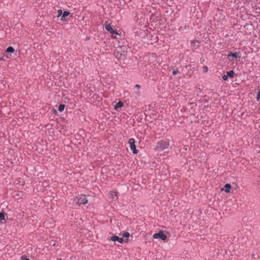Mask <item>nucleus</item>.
<instances>
[{
	"instance_id": "obj_1",
	"label": "nucleus",
	"mask_w": 260,
	"mask_h": 260,
	"mask_svg": "<svg viewBox=\"0 0 260 260\" xmlns=\"http://www.w3.org/2000/svg\"><path fill=\"white\" fill-rule=\"evenodd\" d=\"M169 146V141L168 140H162L158 142L155 148L156 151H161L167 148Z\"/></svg>"
},
{
	"instance_id": "obj_2",
	"label": "nucleus",
	"mask_w": 260,
	"mask_h": 260,
	"mask_svg": "<svg viewBox=\"0 0 260 260\" xmlns=\"http://www.w3.org/2000/svg\"><path fill=\"white\" fill-rule=\"evenodd\" d=\"M77 200L76 202V203L80 205L81 204L82 205H85L87 203L88 200L86 198L85 196L81 195L79 197H77L75 200Z\"/></svg>"
},
{
	"instance_id": "obj_3",
	"label": "nucleus",
	"mask_w": 260,
	"mask_h": 260,
	"mask_svg": "<svg viewBox=\"0 0 260 260\" xmlns=\"http://www.w3.org/2000/svg\"><path fill=\"white\" fill-rule=\"evenodd\" d=\"M154 239H160L163 241H165L167 238V235H165L162 231H160L157 233H155L153 235Z\"/></svg>"
},
{
	"instance_id": "obj_4",
	"label": "nucleus",
	"mask_w": 260,
	"mask_h": 260,
	"mask_svg": "<svg viewBox=\"0 0 260 260\" xmlns=\"http://www.w3.org/2000/svg\"><path fill=\"white\" fill-rule=\"evenodd\" d=\"M128 144H129L131 149L133 151V152L134 154H137L138 153V150L136 149V145L135 144V141L134 139L131 138L129 139L128 141Z\"/></svg>"
},
{
	"instance_id": "obj_5",
	"label": "nucleus",
	"mask_w": 260,
	"mask_h": 260,
	"mask_svg": "<svg viewBox=\"0 0 260 260\" xmlns=\"http://www.w3.org/2000/svg\"><path fill=\"white\" fill-rule=\"evenodd\" d=\"M109 240H111L114 242L117 241L119 243H122L124 241L122 238H119L116 235L112 236L110 239H109Z\"/></svg>"
},
{
	"instance_id": "obj_6",
	"label": "nucleus",
	"mask_w": 260,
	"mask_h": 260,
	"mask_svg": "<svg viewBox=\"0 0 260 260\" xmlns=\"http://www.w3.org/2000/svg\"><path fill=\"white\" fill-rule=\"evenodd\" d=\"M105 29L111 34H118L117 32L112 28L110 24H106Z\"/></svg>"
},
{
	"instance_id": "obj_7",
	"label": "nucleus",
	"mask_w": 260,
	"mask_h": 260,
	"mask_svg": "<svg viewBox=\"0 0 260 260\" xmlns=\"http://www.w3.org/2000/svg\"><path fill=\"white\" fill-rule=\"evenodd\" d=\"M69 14H70V13L68 11H64L61 15L60 20L62 21H65V17L69 16Z\"/></svg>"
},
{
	"instance_id": "obj_8",
	"label": "nucleus",
	"mask_w": 260,
	"mask_h": 260,
	"mask_svg": "<svg viewBox=\"0 0 260 260\" xmlns=\"http://www.w3.org/2000/svg\"><path fill=\"white\" fill-rule=\"evenodd\" d=\"M123 106L122 102L119 101L115 105V109L117 110L118 108L122 107Z\"/></svg>"
},
{
	"instance_id": "obj_9",
	"label": "nucleus",
	"mask_w": 260,
	"mask_h": 260,
	"mask_svg": "<svg viewBox=\"0 0 260 260\" xmlns=\"http://www.w3.org/2000/svg\"><path fill=\"white\" fill-rule=\"evenodd\" d=\"M230 56H233L236 58H238L239 57V53L237 52L235 53L231 52L230 54L228 55V57H230Z\"/></svg>"
},
{
	"instance_id": "obj_10",
	"label": "nucleus",
	"mask_w": 260,
	"mask_h": 260,
	"mask_svg": "<svg viewBox=\"0 0 260 260\" xmlns=\"http://www.w3.org/2000/svg\"><path fill=\"white\" fill-rule=\"evenodd\" d=\"M224 187L225 188V191L226 192H230V189L231 188V185L229 183H227L225 185Z\"/></svg>"
},
{
	"instance_id": "obj_11",
	"label": "nucleus",
	"mask_w": 260,
	"mask_h": 260,
	"mask_svg": "<svg viewBox=\"0 0 260 260\" xmlns=\"http://www.w3.org/2000/svg\"><path fill=\"white\" fill-rule=\"evenodd\" d=\"M234 73H235L233 71H230V72H227V75L231 78H233L234 77Z\"/></svg>"
},
{
	"instance_id": "obj_12",
	"label": "nucleus",
	"mask_w": 260,
	"mask_h": 260,
	"mask_svg": "<svg viewBox=\"0 0 260 260\" xmlns=\"http://www.w3.org/2000/svg\"><path fill=\"white\" fill-rule=\"evenodd\" d=\"M64 109V105H62V104H61L59 106H58V110L59 112H62L63 111Z\"/></svg>"
},
{
	"instance_id": "obj_13",
	"label": "nucleus",
	"mask_w": 260,
	"mask_h": 260,
	"mask_svg": "<svg viewBox=\"0 0 260 260\" xmlns=\"http://www.w3.org/2000/svg\"><path fill=\"white\" fill-rule=\"evenodd\" d=\"M6 51L7 52L12 53L14 51V49L12 47H9L7 48Z\"/></svg>"
},
{
	"instance_id": "obj_14",
	"label": "nucleus",
	"mask_w": 260,
	"mask_h": 260,
	"mask_svg": "<svg viewBox=\"0 0 260 260\" xmlns=\"http://www.w3.org/2000/svg\"><path fill=\"white\" fill-rule=\"evenodd\" d=\"M129 236V233L128 232H125L122 235V238H128Z\"/></svg>"
},
{
	"instance_id": "obj_15",
	"label": "nucleus",
	"mask_w": 260,
	"mask_h": 260,
	"mask_svg": "<svg viewBox=\"0 0 260 260\" xmlns=\"http://www.w3.org/2000/svg\"><path fill=\"white\" fill-rule=\"evenodd\" d=\"M5 220V215L3 213L0 212V220Z\"/></svg>"
},
{
	"instance_id": "obj_16",
	"label": "nucleus",
	"mask_w": 260,
	"mask_h": 260,
	"mask_svg": "<svg viewBox=\"0 0 260 260\" xmlns=\"http://www.w3.org/2000/svg\"><path fill=\"white\" fill-rule=\"evenodd\" d=\"M256 100L257 101H260V89L258 90L257 95H256Z\"/></svg>"
},
{
	"instance_id": "obj_17",
	"label": "nucleus",
	"mask_w": 260,
	"mask_h": 260,
	"mask_svg": "<svg viewBox=\"0 0 260 260\" xmlns=\"http://www.w3.org/2000/svg\"><path fill=\"white\" fill-rule=\"evenodd\" d=\"M111 195L113 198H114V197L117 196V193L115 191H112L111 192Z\"/></svg>"
},
{
	"instance_id": "obj_18",
	"label": "nucleus",
	"mask_w": 260,
	"mask_h": 260,
	"mask_svg": "<svg viewBox=\"0 0 260 260\" xmlns=\"http://www.w3.org/2000/svg\"><path fill=\"white\" fill-rule=\"evenodd\" d=\"M57 13H58V16H57L58 17H60V16H61L62 15L63 13H62V11L61 10H58L57 11Z\"/></svg>"
},
{
	"instance_id": "obj_19",
	"label": "nucleus",
	"mask_w": 260,
	"mask_h": 260,
	"mask_svg": "<svg viewBox=\"0 0 260 260\" xmlns=\"http://www.w3.org/2000/svg\"><path fill=\"white\" fill-rule=\"evenodd\" d=\"M15 183L16 184H21V179L19 178V179H17L15 181Z\"/></svg>"
},
{
	"instance_id": "obj_20",
	"label": "nucleus",
	"mask_w": 260,
	"mask_h": 260,
	"mask_svg": "<svg viewBox=\"0 0 260 260\" xmlns=\"http://www.w3.org/2000/svg\"><path fill=\"white\" fill-rule=\"evenodd\" d=\"M21 259L22 260H29L28 258H27L26 256V255H22L21 256Z\"/></svg>"
},
{
	"instance_id": "obj_21",
	"label": "nucleus",
	"mask_w": 260,
	"mask_h": 260,
	"mask_svg": "<svg viewBox=\"0 0 260 260\" xmlns=\"http://www.w3.org/2000/svg\"><path fill=\"white\" fill-rule=\"evenodd\" d=\"M222 78L223 80L226 81L228 79V75H223Z\"/></svg>"
},
{
	"instance_id": "obj_22",
	"label": "nucleus",
	"mask_w": 260,
	"mask_h": 260,
	"mask_svg": "<svg viewBox=\"0 0 260 260\" xmlns=\"http://www.w3.org/2000/svg\"><path fill=\"white\" fill-rule=\"evenodd\" d=\"M178 73V70H174V71H173V74L174 75H176Z\"/></svg>"
},
{
	"instance_id": "obj_23",
	"label": "nucleus",
	"mask_w": 260,
	"mask_h": 260,
	"mask_svg": "<svg viewBox=\"0 0 260 260\" xmlns=\"http://www.w3.org/2000/svg\"><path fill=\"white\" fill-rule=\"evenodd\" d=\"M122 54L121 53H119V52H117V54L116 55V56L117 58L120 57L121 56Z\"/></svg>"
},
{
	"instance_id": "obj_24",
	"label": "nucleus",
	"mask_w": 260,
	"mask_h": 260,
	"mask_svg": "<svg viewBox=\"0 0 260 260\" xmlns=\"http://www.w3.org/2000/svg\"><path fill=\"white\" fill-rule=\"evenodd\" d=\"M204 71L205 72L208 71V68L206 66L204 67Z\"/></svg>"
},
{
	"instance_id": "obj_25",
	"label": "nucleus",
	"mask_w": 260,
	"mask_h": 260,
	"mask_svg": "<svg viewBox=\"0 0 260 260\" xmlns=\"http://www.w3.org/2000/svg\"><path fill=\"white\" fill-rule=\"evenodd\" d=\"M135 87L138 88V89H139L141 87V86L140 85H139V84H136L135 85Z\"/></svg>"
}]
</instances>
